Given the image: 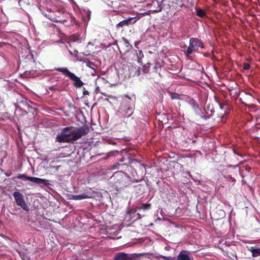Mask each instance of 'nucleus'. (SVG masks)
<instances>
[{
  "label": "nucleus",
  "mask_w": 260,
  "mask_h": 260,
  "mask_svg": "<svg viewBox=\"0 0 260 260\" xmlns=\"http://www.w3.org/2000/svg\"><path fill=\"white\" fill-rule=\"evenodd\" d=\"M54 70L61 73L66 77H69L71 80L74 81L73 85L76 87L80 88L84 84L80 78L75 75L73 73L70 72L67 68H57Z\"/></svg>",
  "instance_id": "f257e3e1"
},
{
  "label": "nucleus",
  "mask_w": 260,
  "mask_h": 260,
  "mask_svg": "<svg viewBox=\"0 0 260 260\" xmlns=\"http://www.w3.org/2000/svg\"><path fill=\"white\" fill-rule=\"evenodd\" d=\"M204 45L202 41L196 38H191L189 39V46L184 52L186 56H189L193 53V52L198 51V49L203 48Z\"/></svg>",
  "instance_id": "f03ea898"
},
{
  "label": "nucleus",
  "mask_w": 260,
  "mask_h": 260,
  "mask_svg": "<svg viewBox=\"0 0 260 260\" xmlns=\"http://www.w3.org/2000/svg\"><path fill=\"white\" fill-rule=\"evenodd\" d=\"M70 133L71 134V141H75L80 139L82 136H84L88 133L89 128L87 127H81L77 128L76 130L74 129L72 127H69Z\"/></svg>",
  "instance_id": "7ed1b4c3"
},
{
  "label": "nucleus",
  "mask_w": 260,
  "mask_h": 260,
  "mask_svg": "<svg viewBox=\"0 0 260 260\" xmlns=\"http://www.w3.org/2000/svg\"><path fill=\"white\" fill-rule=\"evenodd\" d=\"M16 179H21L24 180H28L31 182L35 183L39 185H51L50 183V181L48 180L42 179L38 177H30L27 176L25 174H19L16 177H15Z\"/></svg>",
  "instance_id": "20e7f679"
},
{
  "label": "nucleus",
  "mask_w": 260,
  "mask_h": 260,
  "mask_svg": "<svg viewBox=\"0 0 260 260\" xmlns=\"http://www.w3.org/2000/svg\"><path fill=\"white\" fill-rule=\"evenodd\" d=\"M120 109L124 114L125 117H129L133 113V103L132 100L127 98L124 99L121 103Z\"/></svg>",
  "instance_id": "39448f33"
},
{
  "label": "nucleus",
  "mask_w": 260,
  "mask_h": 260,
  "mask_svg": "<svg viewBox=\"0 0 260 260\" xmlns=\"http://www.w3.org/2000/svg\"><path fill=\"white\" fill-rule=\"evenodd\" d=\"M69 127L63 128L61 132L58 134L56 138V141L59 143H69L71 141V134Z\"/></svg>",
  "instance_id": "423d86ee"
},
{
  "label": "nucleus",
  "mask_w": 260,
  "mask_h": 260,
  "mask_svg": "<svg viewBox=\"0 0 260 260\" xmlns=\"http://www.w3.org/2000/svg\"><path fill=\"white\" fill-rule=\"evenodd\" d=\"M128 175L123 171H118L115 172L111 178L114 180L115 184L125 185V181L128 178Z\"/></svg>",
  "instance_id": "0eeeda50"
},
{
  "label": "nucleus",
  "mask_w": 260,
  "mask_h": 260,
  "mask_svg": "<svg viewBox=\"0 0 260 260\" xmlns=\"http://www.w3.org/2000/svg\"><path fill=\"white\" fill-rule=\"evenodd\" d=\"M214 109L212 106L207 105L203 110L200 109V112L197 113V115L203 119L207 120L209 119L214 114Z\"/></svg>",
  "instance_id": "6e6552de"
},
{
  "label": "nucleus",
  "mask_w": 260,
  "mask_h": 260,
  "mask_svg": "<svg viewBox=\"0 0 260 260\" xmlns=\"http://www.w3.org/2000/svg\"><path fill=\"white\" fill-rule=\"evenodd\" d=\"M138 209L134 208L129 210L125 215V220L129 223H132L138 219L141 218V215L137 213Z\"/></svg>",
  "instance_id": "1a4fd4ad"
},
{
  "label": "nucleus",
  "mask_w": 260,
  "mask_h": 260,
  "mask_svg": "<svg viewBox=\"0 0 260 260\" xmlns=\"http://www.w3.org/2000/svg\"><path fill=\"white\" fill-rule=\"evenodd\" d=\"M146 7L150 9L149 12L151 13L160 12L162 9L161 4L157 0H147Z\"/></svg>",
  "instance_id": "9d476101"
},
{
  "label": "nucleus",
  "mask_w": 260,
  "mask_h": 260,
  "mask_svg": "<svg viewBox=\"0 0 260 260\" xmlns=\"http://www.w3.org/2000/svg\"><path fill=\"white\" fill-rule=\"evenodd\" d=\"M139 19V17H128L120 22L116 25V28L124 27L136 23Z\"/></svg>",
  "instance_id": "9b49d317"
},
{
  "label": "nucleus",
  "mask_w": 260,
  "mask_h": 260,
  "mask_svg": "<svg viewBox=\"0 0 260 260\" xmlns=\"http://www.w3.org/2000/svg\"><path fill=\"white\" fill-rule=\"evenodd\" d=\"M13 196L15 200L16 204L21 207H22L23 209L26 210V209L25 208V203L22 194L18 191H15L13 193Z\"/></svg>",
  "instance_id": "f8f14e48"
},
{
  "label": "nucleus",
  "mask_w": 260,
  "mask_h": 260,
  "mask_svg": "<svg viewBox=\"0 0 260 260\" xmlns=\"http://www.w3.org/2000/svg\"><path fill=\"white\" fill-rule=\"evenodd\" d=\"M91 197L90 192L83 193L79 195H71L69 199L73 200H82L90 198Z\"/></svg>",
  "instance_id": "ddd939ff"
},
{
  "label": "nucleus",
  "mask_w": 260,
  "mask_h": 260,
  "mask_svg": "<svg viewBox=\"0 0 260 260\" xmlns=\"http://www.w3.org/2000/svg\"><path fill=\"white\" fill-rule=\"evenodd\" d=\"M189 252L186 250H181L177 256L178 260H193L192 257L188 255Z\"/></svg>",
  "instance_id": "4468645a"
},
{
  "label": "nucleus",
  "mask_w": 260,
  "mask_h": 260,
  "mask_svg": "<svg viewBox=\"0 0 260 260\" xmlns=\"http://www.w3.org/2000/svg\"><path fill=\"white\" fill-rule=\"evenodd\" d=\"M189 104L191 106L192 109L196 113V114L198 112H200V109L201 108H200L198 103L195 100L191 99L189 102Z\"/></svg>",
  "instance_id": "2eb2a0df"
},
{
  "label": "nucleus",
  "mask_w": 260,
  "mask_h": 260,
  "mask_svg": "<svg viewBox=\"0 0 260 260\" xmlns=\"http://www.w3.org/2000/svg\"><path fill=\"white\" fill-rule=\"evenodd\" d=\"M249 250L252 253L253 257H257L260 256V248H256L255 247H251Z\"/></svg>",
  "instance_id": "dca6fc26"
},
{
  "label": "nucleus",
  "mask_w": 260,
  "mask_h": 260,
  "mask_svg": "<svg viewBox=\"0 0 260 260\" xmlns=\"http://www.w3.org/2000/svg\"><path fill=\"white\" fill-rule=\"evenodd\" d=\"M128 254L123 252L117 253L114 257V260H126Z\"/></svg>",
  "instance_id": "f3484780"
},
{
  "label": "nucleus",
  "mask_w": 260,
  "mask_h": 260,
  "mask_svg": "<svg viewBox=\"0 0 260 260\" xmlns=\"http://www.w3.org/2000/svg\"><path fill=\"white\" fill-rule=\"evenodd\" d=\"M136 56L137 58L138 62L140 64L142 65V59L144 57V54L142 50H139L138 52L136 51Z\"/></svg>",
  "instance_id": "a211bd4d"
},
{
  "label": "nucleus",
  "mask_w": 260,
  "mask_h": 260,
  "mask_svg": "<svg viewBox=\"0 0 260 260\" xmlns=\"http://www.w3.org/2000/svg\"><path fill=\"white\" fill-rule=\"evenodd\" d=\"M84 13V16H83V20L84 21L85 24H86L90 19L91 12L89 10H87L85 11Z\"/></svg>",
  "instance_id": "6ab92c4d"
},
{
  "label": "nucleus",
  "mask_w": 260,
  "mask_h": 260,
  "mask_svg": "<svg viewBox=\"0 0 260 260\" xmlns=\"http://www.w3.org/2000/svg\"><path fill=\"white\" fill-rule=\"evenodd\" d=\"M151 204L150 203L143 204L140 207H137L138 210L142 209L144 211L149 210L150 208Z\"/></svg>",
  "instance_id": "aec40b11"
},
{
  "label": "nucleus",
  "mask_w": 260,
  "mask_h": 260,
  "mask_svg": "<svg viewBox=\"0 0 260 260\" xmlns=\"http://www.w3.org/2000/svg\"><path fill=\"white\" fill-rule=\"evenodd\" d=\"M224 178L226 179L227 181H228L229 182L233 183V184H234L236 182L235 178L234 177H233L231 174L224 175Z\"/></svg>",
  "instance_id": "412c9836"
},
{
  "label": "nucleus",
  "mask_w": 260,
  "mask_h": 260,
  "mask_svg": "<svg viewBox=\"0 0 260 260\" xmlns=\"http://www.w3.org/2000/svg\"><path fill=\"white\" fill-rule=\"evenodd\" d=\"M82 61L86 63V65L87 67L92 69H94V67L95 66L94 62L90 61L89 59H87L86 60L83 59Z\"/></svg>",
  "instance_id": "4be33fe9"
},
{
  "label": "nucleus",
  "mask_w": 260,
  "mask_h": 260,
  "mask_svg": "<svg viewBox=\"0 0 260 260\" xmlns=\"http://www.w3.org/2000/svg\"><path fill=\"white\" fill-rule=\"evenodd\" d=\"M181 95L177 93H171L170 98L172 100H181Z\"/></svg>",
  "instance_id": "5701e85b"
},
{
  "label": "nucleus",
  "mask_w": 260,
  "mask_h": 260,
  "mask_svg": "<svg viewBox=\"0 0 260 260\" xmlns=\"http://www.w3.org/2000/svg\"><path fill=\"white\" fill-rule=\"evenodd\" d=\"M69 53L72 55H74L79 61H83V59L78 56V51L74 50L73 51L69 50Z\"/></svg>",
  "instance_id": "b1692460"
},
{
  "label": "nucleus",
  "mask_w": 260,
  "mask_h": 260,
  "mask_svg": "<svg viewBox=\"0 0 260 260\" xmlns=\"http://www.w3.org/2000/svg\"><path fill=\"white\" fill-rule=\"evenodd\" d=\"M205 12L204 10L198 9L197 10V15L200 17H204L205 15Z\"/></svg>",
  "instance_id": "393cba45"
},
{
  "label": "nucleus",
  "mask_w": 260,
  "mask_h": 260,
  "mask_svg": "<svg viewBox=\"0 0 260 260\" xmlns=\"http://www.w3.org/2000/svg\"><path fill=\"white\" fill-rule=\"evenodd\" d=\"M53 13H51L50 14H49L48 15H46V16L52 21L58 22V21H60V20L57 19L56 18L54 17L53 16Z\"/></svg>",
  "instance_id": "a878e982"
},
{
  "label": "nucleus",
  "mask_w": 260,
  "mask_h": 260,
  "mask_svg": "<svg viewBox=\"0 0 260 260\" xmlns=\"http://www.w3.org/2000/svg\"><path fill=\"white\" fill-rule=\"evenodd\" d=\"M18 103L21 104L22 106H26L28 108H30L31 107L27 103L26 101V99L22 98L21 100H18Z\"/></svg>",
  "instance_id": "bb28decb"
},
{
  "label": "nucleus",
  "mask_w": 260,
  "mask_h": 260,
  "mask_svg": "<svg viewBox=\"0 0 260 260\" xmlns=\"http://www.w3.org/2000/svg\"><path fill=\"white\" fill-rule=\"evenodd\" d=\"M157 258H162L164 260H172V259L171 256H165L162 255H159Z\"/></svg>",
  "instance_id": "cd10ccee"
},
{
  "label": "nucleus",
  "mask_w": 260,
  "mask_h": 260,
  "mask_svg": "<svg viewBox=\"0 0 260 260\" xmlns=\"http://www.w3.org/2000/svg\"><path fill=\"white\" fill-rule=\"evenodd\" d=\"M250 65L248 63H244L243 64V68L246 70H249L250 69Z\"/></svg>",
  "instance_id": "c85d7f7f"
},
{
  "label": "nucleus",
  "mask_w": 260,
  "mask_h": 260,
  "mask_svg": "<svg viewBox=\"0 0 260 260\" xmlns=\"http://www.w3.org/2000/svg\"><path fill=\"white\" fill-rule=\"evenodd\" d=\"M122 165H120L119 164H117V165H113L112 166V169L115 170V169H120V167Z\"/></svg>",
  "instance_id": "c756f323"
},
{
  "label": "nucleus",
  "mask_w": 260,
  "mask_h": 260,
  "mask_svg": "<svg viewBox=\"0 0 260 260\" xmlns=\"http://www.w3.org/2000/svg\"><path fill=\"white\" fill-rule=\"evenodd\" d=\"M126 260H137L136 258L132 256L127 255Z\"/></svg>",
  "instance_id": "7c9ffc66"
},
{
  "label": "nucleus",
  "mask_w": 260,
  "mask_h": 260,
  "mask_svg": "<svg viewBox=\"0 0 260 260\" xmlns=\"http://www.w3.org/2000/svg\"><path fill=\"white\" fill-rule=\"evenodd\" d=\"M141 166L144 168L145 170H146L147 169H150L151 168V167L150 166L147 165L143 164H141Z\"/></svg>",
  "instance_id": "2f4dec72"
},
{
  "label": "nucleus",
  "mask_w": 260,
  "mask_h": 260,
  "mask_svg": "<svg viewBox=\"0 0 260 260\" xmlns=\"http://www.w3.org/2000/svg\"><path fill=\"white\" fill-rule=\"evenodd\" d=\"M227 167H229V168H233V169L236 170L237 168L238 167V165H230L228 166Z\"/></svg>",
  "instance_id": "473e14b6"
},
{
  "label": "nucleus",
  "mask_w": 260,
  "mask_h": 260,
  "mask_svg": "<svg viewBox=\"0 0 260 260\" xmlns=\"http://www.w3.org/2000/svg\"><path fill=\"white\" fill-rule=\"evenodd\" d=\"M6 45V43L4 42H0V49L1 48H4V47ZM1 52V51H0Z\"/></svg>",
  "instance_id": "72a5a7b5"
},
{
  "label": "nucleus",
  "mask_w": 260,
  "mask_h": 260,
  "mask_svg": "<svg viewBox=\"0 0 260 260\" xmlns=\"http://www.w3.org/2000/svg\"><path fill=\"white\" fill-rule=\"evenodd\" d=\"M237 173H238L239 174V175L241 176V177L242 178H243V176L241 174V170L240 169H238L237 170H236V171Z\"/></svg>",
  "instance_id": "f704fd0d"
},
{
  "label": "nucleus",
  "mask_w": 260,
  "mask_h": 260,
  "mask_svg": "<svg viewBox=\"0 0 260 260\" xmlns=\"http://www.w3.org/2000/svg\"><path fill=\"white\" fill-rule=\"evenodd\" d=\"M137 72L138 75H139L140 74V67L138 68Z\"/></svg>",
  "instance_id": "c9c22d12"
},
{
  "label": "nucleus",
  "mask_w": 260,
  "mask_h": 260,
  "mask_svg": "<svg viewBox=\"0 0 260 260\" xmlns=\"http://www.w3.org/2000/svg\"><path fill=\"white\" fill-rule=\"evenodd\" d=\"M83 93H84V94H85L86 93H88V91L87 90L84 91Z\"/></svg>",
  "instance_id": "e433bc0d"
},
{
  "label": "nucleus",
  "mask_w": 260,
  "mask_h": 260,
  "mask_svg": "<svg viewBox=\"0 0 260 260\" xmlns=\"http://www.w3.org/2000/svg\"><path fill=\"white\" fill-rule=\"evenodd\" d=\"M123 159H124V158H122V159H119V161H120V162H123Z\"/></svg>",
  "instance_id": "4c0bfd02"
},
{
  "label": "nucleus",
  "mask_w": 260,
  "mask_h": 260,
  "mask_svg": "<svg viewBox=\"0 0 260 260\" xmlns=\"http://www.w3.org/2000/svg\"><path fill=\"white\" fill-rule=\"evenodd\" d=\"M83 54L84 55H85V56H87V55H88V54H84V53H83Z\"/></svg>",
  "instance_id": "58836bf2"
},
{
  "label": "nucleus",
  "mask_w": 260,
  "mask_h": 260,
  "mask_svg": "<svg viewBox=\"0 0 260 260\" xmlns=\"http://www.w3.org/2000/svg\"><path fill=\"white\" fill-rule=\"evenodd\" d=\"M135 47H136L137 48H138V47H137L136 43L135 44Z\"/></svg>",
  "instance_id": "ea45409f"
},
{
  "label": "nucleus",
  "mask_w": 260,
  "mask_h": 260,
  "mask_svg": "<svg viewBox=\"0 0 260 260\" xmlns=\"http://www.w3.org/2000/svg\"><path fill=\"white\" fill-rule=\"evenodd\" d=\"M165 249L168 250V248L167 247H165Z\"/></svg>",
  "instance_id": "a19ab883"
}]
</instances>
